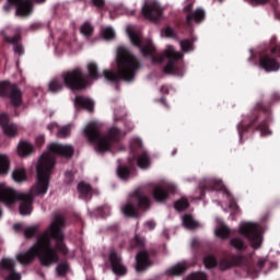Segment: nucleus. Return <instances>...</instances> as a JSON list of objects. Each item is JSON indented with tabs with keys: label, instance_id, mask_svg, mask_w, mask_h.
I'll list each match as a JSON object with an SVG mask.
<instances>
[{
	"label": "nucleus",
	"instance_id": "obj_1",
	"mask_svg": "<svg viewBox=\"0 0 280 280\" xmlns=\"http://www.w3.org/2000/svg\"><path fill=\"white\" fill-rule=\"evenodd\" d=\"M48 151L43 153L36 166L37 183L31 189V194H19L12 188L0 184V202L4 205H14L20 200V214L30 215L32 213V205H34V196H45L49 191V180H51V171L56 166L57 156H65L71 159L75 149L71 144H60L52 142L48 145Z\"/></svg>",
	"mask_w": 280,
	"mask_h": 280
},
{
	"label": "nucleus",
	"instance_id": "obj_2",
	"mask_svg": "<svg viewBox=\"0 0 280 280\" xmlns=\"http://www.w3.org/2000/svg\"><path fill=\"white\" fill-rule=\"evenodd\" d=\"M65 218L56 215L50 225L37 237L35 244L24 254L16 256L20 264H32L36 257L45 268L60 261V256L69 255V249L65 244Z\"/></svg>",
	"mask_w": 280,
	"mask_h": 280
},
{
	"label": "nucleus",
	"instance_id": "obj_3",
	"mask_svg": "<svg viewBox=\"0 0 280 280\" xmlns=\"http://www.w3.org/2000/svg\"><path fill=\"white\" fill-rule=\"evenodd\" d=\"M277 102H280L279 92H273L267 103L264 101L256 103L248 117V124L244 125V122H240L237 126L241 143L244 140V133L248 132V130L260 132L261 137L272 135L269 127L272 124V104H277Z\"/></svg>",
	"mask_w": 280,
	"mask_h": 280
},
{
	"label": "nucleus",
	"instance_id": "obj_4",
	"mask_svg": "<svg viewBox=\"0 0 280 280\" xmlns=\"http://www.w3.org/2000/svg\"><path fill=\"white\" fill-rule=\"evenodd\" d=\"M116 62L118 71L104 70L103 75L107 82H114L116 91H119V82H135L137 72L141 69V62L135 55L130 54L126 46L117 48Z\"/></svg>",
	"mask_w": 280,
	"mask_h": 280
},
{
	"label": "nucleus",
	"instance_id": "obj_5",
	"mask_svg": "<svg viewBox=\"0 0 280 280\" xmlns=\"http://www.w3.org/2000/svg\"><path fill=\"white\" fill-rule=\"evenodd\" d=\"M127 34L135 47L140 49L144 58H152V62H163L165 58H168L166 66L164 67V73H178V61L183 58V54L174 51L173 49H167L163 54L156 52V47L150 39H142L141 35L137 32L127 28Z\"/></svg>",
	"mask_w": 280,
	"mask_h": 280
},
{
	"label": "nucleus",
	"instance_id": "obj_6",
	"mask_svg": "<svg viewBox=\"0 0 280 280\" xmlns=\"http://www.w3.org/2000/svg\"><path fill=\"white\" fill-rule=\"evenodd\" d=\"M91 81L89 74L82 68L78 67L72 70L62 72L61 79L55 78L48 84L50 93H60L62 89H70V91H84L89 89Z\"/></svg>",
	"mask_w": 280,
	"mask_h": 280
},
{
	"label": "nucleus",
	"instance_id": "obj_7",
	"mask_svg": "<svg viewBox=\"0 0 280 280\" xmlns=\"http://www.w3.org/2000/svg\"><path fill=\"white\" fill-rule=\"evenodd\" d=\"M84 136L90 143H94L96 145L97 152L104 154V152H110L115 143H119L121 131L117 127H113L107 131V135H102L97 124L90 122L84 129Z\"/></svg>",
	"mask_w": 280,
	"mask_h": 280
},
{
	"label": "nucleus",
	"instance_id": "obj_8",
	"mask_svg": "<svg viewBox=\"0 0 280 280\" xmlns=\"http://www.w3.org/2000/svg\"><path fill=\"white\" fill-rule=\"evenodd\" d=\"M272 56H276V58ZM277 58H280V42L277 40V36H272L260 51L259 67L267 72L279 71L280 62Z\"/></svg>",
	"mask_w": 280,
	"mask_h": 280
},
{
	"label": "nucleus",
	"instance_id": "obj_9",
	"mask_svg": "<svg viewBox=\"0 0 280 280\" xmlns=\"http://www.w3.org/2000/svg\"><path fill=\"white\" fill-rule=\"evenodd\" d=\"M0 97L10 100L14 108H19L23 104V94L18 84L10 83V81H0Z\"/></svg>",
	"mask_w": 280,
	"mask_h": 280
},
{
	"label": "nucleus",
	"instance_id": "obj_10",
	"mask_svg": "<svg viewBox=\"0 0 280 280\" xmlns=\"http://www.w3.org/2000/svg\"><path fill=\"white\" fill-rule=\"evenodd\" d=\"M238 233L244 235L249 242L252 248L255 250L261 248V232L259 231V224L257 223H243L238 229Z\"/></svg>",
	"mask_w": 280,
	"mask_h": 280
},
{
	"label": "nucleus",
	"instance_id": "obj_11",
	"mask_svg": "<svg viewBox=\"0 0 280 280\" xmlns=\"http://www.w3.org/2000/svg\"><path fill=\"white\" fill-rule=\"evenodd\" d=\"M12 8L16 9V16H22V19L32 16V13L34 12L32 0H7L3 10L10 12Z\"/></svg>",
	"mask_w": 280,
	"mask_h": 280
},
{
	"label": "nucleus",
	"instance_id": "obj_12",
	"mask_svg": "<svg viewBox=\"0 0 280 280\" xmlns=\"http://www.w3.org/2000/svg\"><path fill=\"white\" fill-rule=\"evenodd\" d=\"M184 14L186 15L185 26L187 30H192L194 23L200 25V23H203L205 19H207V12H205V9L197 8L194 11V3L191 2L184 7Z\"/></svg>",
	"mask_w": 280,
	"mask_h": 280
},
{
	"label": "nucleus",
	"instance_id": "obj_13",
	"mask_svg": "<svg viewBox=\"0 0 280 280\" xmlns=\"http://www.w3.org/2000/svg\"><path fill=\"white\" fill-rule=\"evenodd\" d=\"M16 260L2 258L0 260V277L4 280H21V273L16 272Z\"/></svg>",
	"mask_w": 280,
	"mask_h": 280
},
{
	"label": "nucleus",
	"instance_id": "obj_14",
	"mask_svg": "<svg viewBox=\"0 0 280 280\" xmlns=\"http://www.w3.org/2000/svg\"><path fill=\"white\" fill-rule=\"evenodd\" d=\"M108 260L114 275H116L117 277H126V275H128V268L124 266L121 255H119L117 252H110Z\"/></svg>",
	"mask_w": 280,
	"mask_h": 280
},
{
	"label": "nucleus",
	"instance_id": "obj_15",
	"mask_svg": "<svg viewBox=\"0 0 280 280\" xmlns=\"http://www.w3.org/2000/svg\"><path fill=\"white\" fill-rule=\"evenodd\" d=\"M142 14L149 21H159L163 16V9L158 2L145 3L142 8Z\"/></svg>",
	"mask_w": 280,
	"mask_h": 280
},
{
	"label": "nucleus",
	"instance_id": "obj_16",
	"mask_svg": "<svg viewBox=\"0 0 280 280\" xmlns=\"http://www.w3.org/2000/svg\"><path fill=\"white\" fill-rule=\"evenodd\" d=\"M135 161H137V165L140 170H150L152 165V158H150V153H148V151H142L141 153L129 158L128 163L130 167H135Z\"/></svg>",
	"mask_w": 280,
	"mask_h": 280
},
{
	"label": "nucleus",
	"instance_id": "obj_17",
	"mask_svg": "<svg viewBox=\"0 0 280 280\" xmlns=\"http://www.w3.org/2000/svg\"><path fill=\"white\" fill-rule=\"evenodd\" d=\"M154 261L150 258V253L148 250H140L136 255V270L137 272H145L148 268H152Z\"/></svg>",
	"mask_w": 280,
	"mask_h": 280
},
{
	"label": "nucleus",
	"instance_id": "obj_18",
	"mask_svg": "<svg viewBox=\"0 0 280 280\" xmlns=\"http://www.w3.org/2000/svg\"><path fill=\"white\" fill-rule=\"evenodd\" d=\"M0 127L3 130V133L7 137H16L19 135V126L16 124L10 121V116L8 114L0 115Z\"/></svg>",
	"mask_w": 280,
	"mask_h": 280
},
{
	"label": "nucleus",
	"instance_id": "obj_19",
	"mask_svg": "<svg viewBox=\"0 0 280 280\" xmlns=\"http://www.w3.org/2000/svg\"><path fill=\"white\" fill-rule=\"evenodd\" d=\"M174 186H155L153 188V198L156 202H165L170 198V192L174 194Z\"/></svg>",
	"mask_w": 280,
	"mask_h": 280
},
{
	"label": "nucleus",
	"instance_id": "obj_20",
	"mask_svg": "<svg viewBox=\"0 0 280 280\" xmlns=\"http://www.w3.org/2000/svg\"><path fill=\"white\" fill-rule=\"evenodd\" d=\"M233 266H246V256L238 254L233 255L230 259L221 260V267L223 270H229Z\"/></svg>",
	"mask_w": 280,
	"mask_h": 280
},
{
	"label": "nucleus",
	"instance_id": "obj_21",
	"mask_svg": "<svg viewBox=\"0 0 280 280\" xmlns=\"http://www.w3.org/2000/svg\"><path fill=\"white\" fill-rule=\"evenodd\" d=\"M74 104L80 108H84L85 110H88V113H93V110H95V102L84 96H77L74 100Z\"/></svg>",
	"mask_w": 280,
	"mask_h": 280
},
{
	"label": "nucleus",
	"instance_id": "obj_22",
	"mask_svg": "<svg viewBox=\"0 0 280 280\" xmlns=\"http://www.w3.org/2000/svg\"><path fill=\"white\" fill-rule=\"evenodd\" d=\"M133 198H136L139 209H141L142 211H147V209H150V198H148V196H144L141 191L136 190L133 192Z\"/></svg>",
	"mask_w": 280,
	"mask_h": 280
},
{
	"label": "nucleus",
	"instance_id": "obj_23",
	"mask_svg": "<svg viewBox=\"0 0 280 280\" xmlns=\"http://www.w3.org/2000/svg\"><path fill=\"white\" fill-rule=\"evenodd\" d=\"M18 153L20 156H30L34 154V145L27 141H21L18 145Z\"/></svg>",
	"mask_w": 280,
	"mask_h": 280
},
{
	"label": "nucleus",
	"instance_id": "obj_24",
	"mask_svg": "<svg viewBox=\"0 0 280 280\" xmlns=\"http://www.w3.org/2000/svg\"><path fill=\"white\" fill-rule=\"evenodd\" d=\"M122 213L127 218H139V208L132 202H128L122 207Z\"/></svg>",
	"mask_w": 280,
	"mask_h": 280
},
{
	"label": "nucleus",
	"instance_id": "obj_25",
	"mask_svg": "<svg viewBox=\"0 0 280 280\" xmlns=\"http://www.w3.org/2000/svg\"><path fill=\"white\" fill-rule=\"evenodd\" d=\"M183 224L185 229H188L189 231H194L200 228V223L198 221H195L194 215L191 214H185L183 217Z\"/></svg>",
	"mask_w": 280,
	"mask_h": 280
},
{
	"label": "nucleus",
	"instance_id": "obj_26",
	"mask_svg": "<svg viewBox=\"0 0 280 280\" xmlns=\"http://www.w3.org/2000/svg\"><path fill=\"white\" fill-rule=\"evenodd\" d=\"M230 245L232 246V248H235V250H237L238 253H244V250L248 248V245H246L244 240H242V237L240 236L230 240Z\"/></svg>",
	"mask_w": 280,
	"mask_h": 280
},
{
	"label": "nucleus",
	"instance_id": "obj_27",
	"mask_svg": "<svg viewBox=\"0 0 280 280\" xmlns=\"http://www.w3.org/2000/svg\"><path fill=\"white\" fill-rule=\"evenodd\" d=\"M78 191L81 197H83L84 200L91 197V191H93V187H91L90 184H86L85 182H81L78 184Z\"/></svg>",
	"mask_w": 280,
	"mask_h": 280
},
{
	"label": "nucleus",
	"instance_id": "obj_28",
	"mask_svg": "<svg viewBox=\"0 0 280 280\" xmlns=\"http://www.w3.org/2000/svg\"><path fill=\"white\" fill-rule=\"evenodd\" d=\"M130 150L133 156H136L137 154H141L142 152H145V149H143V142H141L140 139H133L131 141Z\"/></svg>",
	"mask_w": 280,
	"mask_h": 280
},
{
	"label": "nucleus",
	"instance_id": "obj_29",
	"mask_svg": "<svg viewBox=\"0 0 280 280\" xmlns=\"http://www.w3.org/2000/svg\"><path fill=\"white\" fill-rule=\"evenodd\" d=\"M10 172V159L5 154H0V176Z\"/></svg>",
	"mask_w": 280,
	"mask_h": 280
},
{
	"label": "nucleus",
	"instance_id": "obj_30",
	"mask_svg": "<svg viewBox=\"0 0 280 280\" xmlns=\"http://www.w3.org/2000/svg\"><path fill=\"white\" fill-rule=\"evenodd\" d=\"M12 176L15 183H25V180H27V173L25 172V168H15Z\"/></svg>",
	"mask_w": 280,
	"mask_h": 280
},
{
	"label": "nucleus",
	"instance_id": "obj_31",
	"mask_svg": "<svg viewBox=\"0 0 280 280\" xmlns=\"http://www.w3.org/2000/svg\"><path fill=\"white\" fill-rule=\"evenodd\" d=\"M117 176L121 180H128V178H130V167H128L126 165H119L117 167Z\"/></svg>",
	"mask_w": 280,
	"mask_h": 280
},
{
	"label": "nucleus",
	"instance_id": "obj_32",
	"mask_svg": "<svg viewBox=\"0 0 280 280\" xmlns=\"http://www.w3.org/2000/svg\"><path fill=\"white\" fill-rule=\"evenodd\" d=\"M215 235L217 237H221V240H226L231 236V229L222 224L220 228L215 230Z\"/></svg>",
	"mask_w": 280,
	"mask_h": 280
},
{
	"label": "nucleus",
	"instance_id": "obj_33",
	"mask_svg": "<svg viewBox=\"0 0 280 280\" xmlns=\"http://www.w3.org/2000/svg\"><path fill=\"white\" fill-rule=\"evenodd\" d=\"M185 270H187V267L185 265L177 264V265L173 266L171 269H168L167 273L178 277V276L183 275V272H185Z\"/></svg>",
	"mask_w": 280,
	"mask_h": 280
},
{
	"label": "nucleus",
	"instance_id": "obj_34",
	"mask_svg": "<svg viewBox=\"0 0 280 280\" xmlns=\"http://www.w3.org/2000/svg\"><path fill=\"white\" fill-rule=\"evenodd\" d=\"M88 71H89L90 78L92 80H100V72H98V69H97V63L90 62L88 65Z\"/></svg>",
	"mask_w": 280,
	"mask_h": 280
},
{
	"label": "nucleus",
	"instance_id": "obj_35",
	"mask_svg": "<svg viewBox=\"0 0 280 280\" xmlns=\"http://www.w3.org/2000/svg\"><path fill=\"white\" fill-rule=\"evenodd\" d=\"M69 269H70L69 262L67 261L59 262L56 268L58 277H67V272H69Z\"/></svg>",
	"mask_w": 280,
	"mask_h": 280
},
{
	"label": "nucleus",
	"instance_id": "obj_36",
	"mask_svg": "<svg viewBox=\"0 0 280 280\" xmlns=\"http://www.w3.org/2000/svg\"><path fill=\"white\" fill-rule=\"evenodd\" d=\"M174 209H176V211H186V209H189V200L182 198L175 201Z\"/></svg>",
	"mask_w": 280,
	"mask_h": 280
},
{
	"label": "nucleus",
	"instance_id": "obj_37",
	"mask_svg": "<svg viewBox=\"0 0 280 280\" xmlns=\"http://www.w3.org/2000/svg\"><path fill=\"white\" fill-rule=\"evenodd\" d=\"M145 246V238L139 234H136L133 241H131V248H143Z\"/></svg>",
	"mask_w": 280,
	"mask_h": 280
},
{
	"label": "nucleus",
	"instance_id": "obj_38",
	"mask_svg": "<svg viewBox=\"0 0 280 280\" xmlns=\"http://www.w3.org/2000/svg\"><path fill=\"white\" fill-rule=\"evenodd\" d=\"M206 268H215L218 266V259L213 255H208L203 258Z\"/></svg>",
	"mask_w": 280,
	"mask_h": 280
},
{
	"label": "nucleus",
	"instance_id": "obj_39",
	"mask_svg": "<svg viewBox=\"0 0 280 280\" xmlns=\"http://www.w3.org/2000/svg\"><path fill=\"white\" fill-rule=\"evenodd\" d=\"M4 40L5 43H9V45H13V47H15V45H20L21 43V34H15L14 36H4Z\"/></svg>",
	"mask_w": 280,
	"mask_h": 280
},
{
	"label": "nucleus",
	"instance_id": "obj_40",
	"mask_svg": "<svg viewBox=\"0 0 280 280\" xmlns=\"http://www.w3.org/2000/svg\"><path fill=\"white\" fill-rule=\"evenodd\" d=\"M71 135V127L70 126H65L59 128L58 132H57V137L59 139H67V137H70Z\"/></svg>",
	"mask_w": 280,
	"mask_h": 280
},
{
	"label": "nucleus",
	"instance_id": "obj_41",
	"mask_svg": "<svg viewBox=\"0 0 280 280\" xmlns=\"http://www.w3.org/2000/svg\"><path fill=\"white\" fill-rule=\"evenodd\" d=\"M182 51H194V42L184 39L180 42Z\"/></svg>",
	"mask_w": 280,
	"mask_h": 280
},
{
	"label": "nucleus",
	"instance_id": "obj_42",
	"mask_svg": "<svg viewBox=\"0 0 280 280\" xmlns=\"http://www.w3.org/2000/svg\"><path fill=\"white\" fill-rule=\"evenodd\" d=\"M81 34H83V36H93V27L91 26V24L89 22H85L82 26H81Z\"/></svg>",
	"mask_w": 280,
	"mask_h": 280
},
{
	"label": "nucleus",
	"instance_id": "obj_43",
	"mask_svg": "<svg viewBox=\"0 0 280 280\" xmlns=\"http://www.w3.org/2000/svg\"><path fill=\"white\" fill-rule=\"evenodd\" d=\"M36 233H38V226H31L24 231V236L26 237V240H32V237H34Z\"/></svg>",
	"mask_w": 280,
	"mask_h": 280
},
{
	"label": "nucleus",
	"instance_id": "obj_44",
	"mask_svg": "<svg viewBox=\"0 0 280 280\" xmlns=\"http://www.w3.org/2000/svg\"><path fill=\"white\" fill-rule=\"evenodd\" d=\"M103 38H105V40H113V38H115V30H113V27H106L103 31Z\"/></svg>",
	"mask_w": 280,
	"mask_h": 280
},
{
	"label": "nucleus",
	"instance_id": "obj_45",
	"mask_svg": "<svg viewBox=\"0 0 280 280\" xmlns=\"http://www.w3.org/2000/svg\"><path fill=\"white\" fill-rule=\"evenodd\" d=\"M187 280H207V275L205 272L191 273Z\"/></svg>",
	"mask_w": 280,
	"mask_h": 280
},
{
	"label": "nucleus",
	"instance_id": "obj_46",
	"mask_svg": "<svg viewBox=\"0 0 280 280\" xmlns=\"http://www.w3.org/2000/svg\"><path fill=\"white\" fill-rule=\"evenodd\" d=\"M74 179H75V177L73 176V172L67 171L66 174H65L66 185H71V183H73Z\"/></svg>",
	"mask_w": 280,
	"mask_h": 280
},
{
	"label": "nucleus",
	"instance_id": "obj_47",
	"mask_svg": "<svg viewBox=\"0 0 280 280\" xmlns=\"http://www.w3.org/2000/svg\"><path fill=\"white\" fill-rule=\"evenodd\" d=\"M14 54H18V56H23L25 54V49L23 48V45L18 44L13 46Z\"/></svg>",
	"mask_w": 280,
	"mask_h": 280
},
{
	"label": "nucleus",
	"instance_id": "obj_48",
	"mask_svg": "<svg viewBox=\"0 0 280 280\" xmlns=\"http://www.w3.org/2000/svg\"><path fill=\"white\" fill-rule=\"evenodd\" d=\"M252 5H266L270 0H249Z\"/></svg>",
	"mask_w": 280,
	"mask_h": 280
},
{
	"label": "nucleus",
	"instance_id": "obj_49",
	"mask_svg": "<svg viewBox=\"0 0 280 280\" xmlns=\"http://www.w3.org/2000/svg\"><path fill=\"white\" fill-rule=\"evenodd\" d=\"M164 33L167 38H174V36H176V34L174 33V28L170 26L165 28Z\"/></svg>",
	"mask_w": 280,
	"mask_h": 280
},
{
	"label": "nucleus",
	"instance_id": "obj_50",
	"mask_svg": "<svg viewBox=\"0 0 280 280\" xmlns=\"http://www.w3.org/2000/svg\"><path fill=\"white\" fill-rule=\"evenodd\" d=\"M37 148H43L45 145V136H38L35 140Z\"/></svg>",
	"mask_w": 280,
	"mask_h": 280
},
{
	"label": "nucleus",
	"instance_id": "obj_51",
	"mask_svg": "<svg viewBox=\"0 0 280 280\" xmlns=\"http://www.w3.org/2000/svg\"><path fill=\"white\" fill-rule=\"evenodd\" d=\"M144 226L149 230V231H154V229H156V222L150 220V221H147L144 223Z\"/></svg>",
	"mask_w": 280,
	"mask_h": 280
},
{
	"label": "nucleus",
	"instance_id": "obj_52",
	"mask_svg": "<svg viewBox=\"0 0 280 280\" xmlns=\"http://www.w3.org/2000/svg\"><path fill=\"white\" fill-rule=\"evenodd\" d=\"M230 209H232V211H240V206H237V201H235V199L230 200Z\"/></svg>",
	"mask_w": 280,
	"mask_h": 280
},
{
	"label": "nucleus",
	"instance_id": "obj_53",
	"mask_svg": "<svg viewBox=\"0 0 280 280\" xmlns=\"http://www.w3.org/2000/svg\"><path fill=\"white\" fill-rule=\"evenodd\" d=\"M92 3L96 8H104V5H106V1L105 0H92Z\"/></svg>",
	"mask_w": 280,
	"mask_h": 280
},
{
	"label": "nucleus",
	"instance_id": "obj_54",
	"mask_svg": "<svg viewBox=\"0 0 280 280\" xmlns=\"http://www.w3.org/2000/svg\"><path fill=\"white\" fill-rule=\"evenodd\" d=\"M31 30H32V32H37V30H42L43 28V24H40V23H33V24H31Z\"/></svg>",
	"mask_w": 280,
	"mask_h": 280
},
{
	"label": "nucleus",
	"instance_id": "obj_55",
	"mask_svg": "<svg viewBox=\"0 0 280 280\" xmlns=\"http://www.w3.org/2000/svg\"><path fill=\"white\" fill-rule=\"evenodd\" d=\"M156 102L165 106V108H170V105L167 104V101L165 100V97H161L160 100H156Z\"/></svg>",
	"mask_w": 280,
	"mask_h": 280
},
{
	"label": "nucleus",
	"instance_id": "obj_56",
	"mask_svg": "<svg viewBox=\"0 0 280 280\" xmlns=\"http://www.w3.org/2000/svg\"><path fill=\"white\" fill-rule=\"evenodd\" d=\"M257 268H259L260 270H261V268H264L265 266H266V260H264V259H259L258 261H257Z\"/></svg>",
	"mask_w": 280,
	"mask_h": 280
},
{
	"label": "nucleus",
	"instance_id": "obj_57",
	"mask_svg": "<svg viewBox=\"0 0 280 280\" xmlns=\"http://www.w3.org/2000/svg\"><path fill=\"white\" fill-rule=\"evenodd\" d=\"M14 231H23V225L20 223H16L13 225Z\"/></svg>",
	"mask_w": 280,
	"mask_h": 280
},
{
	"label": "nucleus",
	"instance_id": "obj_58",
	"mask_svg": "<svg viewBox=\"0 0 280 280\" xmlns=\"http://www.w3.org/2000/svg\"><path fill=\"white\" fill-rule=\"evenodd\" d=\"M210 185H219L220 187L222 185V182L210 180Z\"/></svg>",
	"mask_w": 280,
	"mask_h": 280
},
{
	"label": "nucleus",
	"instance_id": "obj_59",
	"mask_svg": "<svg viewBox=\"0 0 280 280\" xmlns=\"http://www.w3.org/2000/svg\"><path fill=\"white\" fill-rule=\"evenodd\" d=\"M161 93H168L167 86L162 85V86H161Z\"/></svg>",
	"mask_w": 280,
	"mask_h": 280
},
{
	"label": "nucleus",
	"instance_id": "obj_60",
	"mask_svg": "<svg viewBox=\"0 0 280 280\" xmlns=\"http://www.w3.org/2000/svg\"><path fill=\"white\" fill-rule=\"evenodd\" d=\"M45 1H47V0H33L34 3H39V4L45 3Z\"/></svg>",
	"mask_w": 280,
	"mask_h": 280
},
{
	"label": "nucleus",
	"instance_id": "obj_61",
	"mask_svg": "<svg viewBox=\"0 0 280 280\" xmlns=\"http://www.w3.org/2000/svg\"><path fill=\"white\" fill-rule=\"evenodd\" d=\"M98 211H102V207L98 208Z\"/></svg>",
	"mask_w": 280,
	"mask_h": 280
},
{
	"label": "nucleus",
	"instance_id": "obj_62",
	"mask_svg": "<svg viewBox=\"0 0 280 280\" xmlns=\"http://www.w3.org/2000/svg\"><path fill=\"white\" fill-rule=\"evenodd\" d=\"M173 154H176V151H174Z\"/></svg>",
	"mask_w": 280,
	"mask_h": 280
},
{
	"label": "nucleus",
	"instance_id": "obj_63",
	"mask_svg": "<svg viewBox=\"0 0 280 280\" xmlns=\"http://www.w3.org/2000/svg\"><path fill=\"white\" fill-rule=\"evenodd\" d=\"M219 1H222V0H219Z\"/></svg>",
	"mask_w": 280,
	"mask_h": 280
}]
</instances>
